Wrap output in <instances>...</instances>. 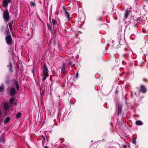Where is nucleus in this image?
I'll use <instances>...</instances> for the list:
<instances>
[{
	"label": "nucleus",
	"instance_id": "obj_1",
	"mask_svg": "<svg viewBox=\"0 0 148 148\" xmlns=\"http://www.w3.org/2000/svg\"><path fill=\"white\" fill-rule=\"evenodd\" d=\"M5 40L6 43L8 45H11L12 43V38L11 35L6 36L5 38Z\"/></svg>",
	"mask_w": 148,
	"mask_h": 148
},
{
	"label": "nucleus",
	"instance_id": "obj_2",
	"mask_svg": "<svg viewBox=\"0 0 148 148\" xmlns=\"http://www.w3.org/2000/svg\"><path fill=\"white\" fill-rule=\"evenodd\" d=\"M3 18L5 21H7L9 19V14L8 10H6L4 12Z\"/></svg>",
	"mask_w": 148,
	"mask_h": 148
},
{
	"label": "nucleus",
	"instance_id": "obj_3",
	"mask_svg": "<svg viewBox=\"0 0 148 148\" xmlns=\"http://www.w3.org/2000/svg\"><path fill=\"white\" fill-rule=\"evenodd\" d=\"M147 89L145 85H142L140 86V88L139 90V92H141L143 93H145L147 92Z\"/></svg>",
	"mask_w": 148,
	"mask_h": 148
},
{
	"label": "nucleus",
	"instance_id": "obj_4",
	"mask_svg": "<svg viewBox=\"0 0 148 148\" xmlns=\"http://www.w3.org/2000/svg\"><path fill=\"white\" fill-rule=\"evenodd\" d=\"M48 70L47 66V65L45 63L44 64V67L43 69V72L44 75H47L49 76Z\"/></svg>",
	"mask_w": 148,
	"mask_h": 148
},
{
	"label": "nucleus",
	"instance_id": "obj_5",
	"mask_svg": "<svg viewBox=\"0 0 148 148\" xmlns=\"http://www.w3.org/2000/svg\"><path fill=\"white\" fill-rule=\"evenodd\" d=\"M122 106L121 105L119 104L117 107V110L116 112L117 113V116H119L121 114L122 112Z\"/></svg>",
	"mask_w": 148,
	"mask_h": 148
},
{
	"label": "nucleus",
	"instance_id": "obj_6",
	"mask_svg": "<svg viewBox=\"0 0 148 148\" xmlns=\"http://www.w3.org/2000/svg\"><path fill=\"white\" fill-rule=\"evenodd\" d=\"M15 93L16 90L15 88L13 86H12L10 90V95L11 96H13L14 95Z\"/></svg>",
	"mask_w": 148,
	"mask_h": 148
},
{
	"label": "nucleus",
	"instance_id": "obj_7",
	"mask_svg": "<svg viewBox=\"0 0 148 148\" xmlns=\"http://www.w3.org/2000/svg\"><path fill=\"white\" fill-rule=\"evenodd\" d=\"M63 10H64V13L66 16L68 20V21H69L70 20V15L69 12L64 7H63Z\"/></svg>",
	"mask_w": 148,
	"mask_h": 148
},
{
	"label": "nucleus",
	"instance_id": "obj_8",
	"mask_svg": "<svg viewBox=\"0 0 148 148\" xmlns=\"http://www.w3.org/2000/svg\"><path fill=\"white\" fill-rule=\"evenodd\" d=\"M8 67H9V69H8V71L10 73L13 72V70L12 69V65L11 62H10L9 63V65L7 66Z\"/></svg>",
	"mask_w": 148,
	"mask_h": 148
},
{
	"label": "nucleus",
	"instance_id": "obj_9",
	"mask_svg": "<svg viewBox=\"0 0 148 148\" xmlns=\"http://www.w3.org/2000/svg\"><path fill=\"white\" fill-rule=\"evenodd\" d=\"M65 64L63 62L62 65V67H61V72L62 73H64L65 71Z\"/></svg>",
	"mask_w": 148,
	"mask_h": 148
},
{
	"label": "nucleus",
	"instance_id": "obj_10",
	"mask_svg": "<svg viewBox=\"0 0 148 148\" xmlns=\"http://www.w3.org/2000/svg\"><path fill=\"white\" fill-rule=\"evenodd\" d=\"M3 7H5L7 6L8 5V3L7 0H4L3 2Z\"/></svg>",
	"mask_w": 148,
	"mask_h": 148
},
{
	"label": "nucleus",
	"instance_id": "obj_11",
	"mask_svg": "<svg viewBox=\"0 0 148 148\" xmlns=\"http://www.w3.org/2000/svg\"><path fill=\"white\" fill-rule=\"evenodd\" d=\"M136 124L137 125H141L143 124V123L141 121L138 120L136 121Z\"/></svg>",
	"mask_w": 148,
	"mask_h": 148
},
{
	"label": "nucleus",
	"instance_id": "obj_12",
	"mask_svg": "<svg viewBox=\"0 0 148 148\" xmlns=\"http://www.w3.org/2000/svg\"><path fill=\"white\" fill-rule=\"evenodd\" d=\"M4 109L6 110H8L9 108V106L8 103H4L3 105Z\"/></svg>",
	"mask_w": 148,
	"mask_h": 148
},
{
	"label": "nucleus",
	"instance_id": "obj_13",
	"mask_svg": "<svg viewBox=\"0 0 148 148\" xmlns=\"http://www.w3.org/2000/svg\"><path fill=\"white\" fill-rule=\"evenodd\" d=\"M130 12V10L128 11L126 10L125 11V18H127L128 17L129 13Z\"/></svg>",
	"mask_w": 148,
	"mask_h": 148
},
{
	"label": "nucleus",
	"instance_id": "obj_14",
	"mask_svg": "<svg viewBox=\"0 0 148 148\" xmlns=\"http://www.w3.org/2000/svg\"><path fill=\"white\" fill-rule=\"evenodd\" d=\"M15 99L14 97L11 98L9 100V103L10 105H12Z\"/></svg>",
	"mask_w": 148,
	"mask_h": 148
},
{
	"label": "nucleus",
	"instance_id": "obj_15",
	"mask_svg": "<svg viewBox=\"0 0 148 148\" xmlns=\"http://www.w3.org/2000/svg\"><path fill=\"white\" fill-rule=\"evenodd\" d=\"M10 117H7L4 121V124H6L10 120Z\"/></svg>",
	"mask_w": 148,
	"mask_h": 148
},
{
	"label": "nucleus",
	"instance_id": "obj_16",
	"mask_svg": "<svg viewBox=\"0 0 148 148\" xmlns=\"http://www.w3.org/2000/svg\"><path fill=\"white\" fill-rule=\"evenodd\" d=\"M13 23V21H12L11 23H8L10 29L11 30H12V24Z\"/></svg>",
	"mask_w": 148,
	"mask_h": 148
},
{
	"label": "nucleus",
	"instance_id": "obj_17",
	"mask_svg": "<svg viewBox=\"0 0 148 148\" xmlns=\"http://www.w3.org/2000/svg\"><path fill=\"white\" fill-rule=\"evenodd\" d=\"M5 31L6 32V36H9V35H11L10 32H9V29L8 27H7V28L6 29Z\"/></svg>",
	"mask_w": 148,
	"mask_h": 148
},
{
	"label": "nucleus",
	"instance_id": "obj_18",
	"mask_svg": "<svg viewBox=\"0 0 148 148\" xmlns=\"http://www.w3.org/2000/svg\"><path fill=\"white\" fill-rule=\"evenodd\" d=\"M4 90V87L3 85V84L1 86H0V92H3Z\"/></svg>",
	"mask_w": 148,
	"mask_h": 148
},
{
	"label": "nucleus",
	"instance_id": "obj_19",
	"mask_svg": "<svg viewBox=\"0 0 148 148\" xmlns=\"http://www.w3.org/2000/svg\"><path fill=\"white\" fill-rule=\"evenodd\" d=\"M137 21L138 22V23H140V22H143V19H142V18L140 17H138L137 19Z\"/></svg>",
	"mask_w": 148,
	"mask_h": 148
},
{
	"label": "nucleus",
	"instance_id": "obj_20",
	"mask_svg": "<svg viewBox=\"0 0 148 148\" xmlns=\"http://www.w3.org/2000/svg\"><path fill=\"white\" fill-rule=\"evenodd\" d=\"M52 23L53 25H56V23H57V21L56 19H54L53 18L52 19Z\"/></svg>",
	"mask_w": 148,
	"mask_h": 148
},
{
	"label": "nucleus",
	"instance_id": "obj_21",
	"mask_svg": "<svg viewBox=\"0 0 148 148\" xmlns=\"http://www.w3.org/2000/svg\"><path fill=\"white\" fill-rule=\"evenodd\" d=\"M21 114L20 112H18L16 115V117L17 118H19L21 117Z\"/></svg>",
	"mask_w": 148,
	"mask_h": 148
},
{
	"label": "nucleus",
	"instance_id": "obj_22",
	"mask_svg": "<svg viewBox=\"0 0 148 148\" xmlns=\"http://www.w3.org/2000/svg\"><path fill=\"white\" fill-rule=\"evenodd\" d=\"M48 76L47 75H44V76L42 79V81H44L47 78V77H48Z\"/></svg>",
	"mask_w": 148,
	"mask_h": 148
},
{
	"label": "nucleus",
	"instance_id": "obj_23",
	"mask_svg": "<svg viewBox=\"0 0 148 148\" xmlns=\"http://www.w3.org/2000/svg\"><path fill=\"white\" fill-rule=\"evenodd\" d=\"M30 4L32 6L35 7L36 6L35 3L34 2H33L32 1L30 2Z\"/></svg>",
	"mask_w": 148,
	"mask_h": 148
},
{
	"label": "nucleus",
	"instance_id": "obj_24",
	"mask_svg": "<svg viewBox=\"0 0 148 148\" xmlns=\"http://www.w3.org/2000/svg\"><path fill=\"white\" fill-rule=\"evenodd\" d=\"M132 142L133 144L135 145L136 142L135 139H133L132 140Z\"/></svg>",
	"mask_w": 148,
	"mask_h": 148
},
{
	"label": "nucleus",
	"instance_id": "obj_25",
	"mask_svg": "<svg viewBox=\"0 0 148 148\" xmlns=\"http://www.w3.org/2000/svg\"><path fill=\"white\" fill-rule=\"evenodd\" d=\"M103 19L102 17H101L99 18H97V21H101Z\"/></svg>",
	"mask_w": 148,
	"mask_h": 148
},
{
	"label": "nucleus",
	"instance_id": "obj_26",
	"mask_svg": "<svg viewBox=\"0 0 148 148\" xmlns=\"http://www.w3.org/2000/svg\"><path fill=\"white\" fill-rule=\"evenodd\" d=\"M47 26L48 28L49 29H50V30H51L52 28H51V26L50 24H49L48 23H47Z\"/></svg>",
	"mask_w": 148,
	"mask_h": 148
},
{
	"label": "nucleus",
	"instance_id": "obj_27",
	"mask_svg": "<svg viewBox=\"0 0 148 148\" xmlns=\"http://www.w3.org/2000/svg\"><path fill=\"white\" fill-rule=\"evenodd\" d=\"M78 75H79L78 73V72H77L76 73V76H74L75 77H75L77 79L78 78Z\"/></svg>",
	"mask_w": 148,
	"mask_h": 148
},
{
	"label": "nucleus",
	"instance_id": "obj_28",
	"mask_svg": "<svg viewBox=\"0 0 148 148\" xmlns=\"http://www.w3.org/2000/svg\"><path fill=\"white\" fill-rule=\"evenodd\" d=\"M15 86L16 87V88L17 89V90H18L19 89V86L18 84H16V85H15Z\"/></svg>",
	"mask_w": 148,
	"mask_h": 148
},
{
	"label": "nucleus",
	"instance_id": "obj_29",
	"mask_svg": "<svg viewBox=\"0 0 148 148\" xmlns=\"http://www.w3.org/2000/svg\"><path fill=\"white\" fill-rule=\"evenodd\" d=\"M5 83L6 84H9V80L7 79L5 81Z\"/></svg>",
	"mask_w": 148,
	"mask_h": 148
},
{
	"label": "nucleus",
	"instance_id": "obj_30",
	"mask_svg": "<svg viewBox=\"0 0 148 148\" xmlns=\"http://www.w3.org/2000/svg\"><path fill=\"white\" fill-rule=\"evenodd\" d=\"M14 83L15 85H16V84H18L17 80H15L14 82Z\"/></svg>",
	"mask_w": 148,
	"mask_h": 148
},
{
	"label": "nucleus",
	"instance_id": "obj_31",
	"mask_svg": "<svg viewBox=\"0 0 148 148\" xmlns=\"http://www.w3.org/2000/svg\"><path fill=\"white\" fill-rule=\"evenodd\" d=\"M44 92H45V89H44V90H43L41 94V96H43L44 95Z\"/></svg>",
	"mask_w": 148,
	"mask_h": 148
},
{
	"label": "nucleus",
	"instance_id": "obj_32",
	"mask_svg": "<svg viewBox=\"0 0 148 148\" xmlns=\"http://www.w3.org/2000/svg\"><path fill=\"white\" fill-rule=\"evenodd\" d=\"M143 81L145 82H148V80L144 78L143 79Z\"/></svg>",
	"mask_w": 148,
	"mask_h": 148
},
{
	"label": "nucleus",
	"instance_id": "obj_33",
	"mask_svg": "<svg viewBox=\"0 0 148 148\" xmlns=\"http://www.w3.org/2000/svg\"><path fill=\"white\" fill-rule=\"evenodd\" d=\"M123 148H127V146L126 145H123Z\"/></svg>",
	"mask_w": 148,
	"mask_h": 148
},
{
	"label": "nucleus",
	"instance_id": "obj_34",
	"mask_svg": "<svg viewBox=\"0 0 148 148\" xmlns=\"http://www.w3.org/2000/svg\"><path fill=\"white\" fill-rule=\"evenodd\" d=\"M41 137H42V138H43V141L45 139V138L44 137V136L43 135H41Z\"/></svg>",
	"mask_w": 148,
	"mask_h": 148
},
{
	"label": "nucleus",
	"instance_id": "obj_35",
	"mask_svg": "<svg viewBox=\"0 0 148 148\" xmlns=\"http://www.w3.org/2000/svg\"><path fill=\"white\" fill-rule=\"evenodd\" d=\"M8 3H10L12 2L11 0H7Z\"/></svg>",
	"mask_w": 148,
	"mask_h": 148
},
{
	"label": "nucleus",
	"instance_id": "obj_36",
	"mask_svg": "<svg viewBox=\"0 0 148 148\" xmlns=\"http://www.w3.org/2000/svg\"><path fill=\"white\" fill-rule=\"evenodd\" d=\"M3 29V26H1V31H2Z\"/></svg>",
	"mask_w": 148,
	"mask_h": 148
},
{
	"label": "nucleus",
	"instance_id": "obj_37",
	"mask_svg": "<svg viewBox=\"0 0 148 148\" xmlns=\"http://www.w3.org/2000/svg\"><path fill=\"white\" fill-rule=\"evenodd\" d=\"M53 42H54V45H55L56 44V41L54 40H53Z\"/></svg>",
	"mask_w": 148,
	"mask_h": 148
},
{
	"label": "nucleus",
	"instance_id": "obj_38",
	"mask_svg": "<svg viewBox=\"0 0 148 148\" xmlns=\"http://www.w3.org/2000/svg\"><path fill=\"white\" fill-rule=\"evenodd\" d=\"M53 84V83H51V85L50 88H51V86H52Z\"/></svg>",
	"mask_w": 148,
	"mask_h": 148
},
{
	"label": "nucleus",
	"instance_id": "obj_39",
	"mask_svg": "<svg viewBox=\"0 0 148 148\" xmlns=\"http://www.w3.org/2000/svg\"><path fill=\"white\" fill-rule=\"evenodd\" d=\"M14 105H16V104H17V103H16V102H14Z\"/></svg>",
	"mask_w": 148,
	"mask_h": 148
},
{
	"label": "nucleus",
	"instance_id": "obj_40",
	"mask_svg": "<svg viewBox=\"0 0 148 148\" xmlns=\"http://www.w3.org/2000/svg\"><path fill=\"white\" fill-rule=\"evenodd\" d=\"M45 148H49L47 146H45L44 147Z\"/></svg>",
	"mask_w": 148,
	"mask_h": 148
},
{
	"label": "nucleus",
	"instance_id": "obj_41",
	"mask_svg": "<svg viewBox=\"0 0 148 148\" xmlns=\"http://www.w3.org/2000/svg\"><path fill=\"white\" fill-rule=\"evenodd\" d=\"M143 1H148V0H143Z\"/></svg>",
	"mask_w": 148,
	"mask_h": 148
},
{
	"label": "nucleus",
	"instance_id": "obj_42",
	"mask_svg": "<svg viewBox=\"0 0 148 148\" xmlns=\"http://www.w3.org/2000/svg\"><path fill=\"white\" fill-rule=\"evenodd\" d=\"M1 109H0V115H1Z\"/></svg>",
	"mask_w": 148,
	"mask_h": 148
},
{
	"label": "nucleus",
	"instance_id": "obj_43",
	"mask_svg": "<svg viewBox=\"0 0 148 148\" xmlns=\"http://www.w3.org/2000/svg\"><path fill=\"white\" fill-rule=\"evenodd\" d=\"M32 72L34 73V71L33 70H32Z\"/></svg>",
	"mask_w": 148,
	"mask_h": 148
},
{
	"label": "nucleus",
	"instance_id": "obj_44",
	"mask_svg": "<svg viewBox=\"0 0 148 148\" xmlns=\"http://www.w3.org/2000/svg\"><path fill=\"white\" fill-rule=\"evenodd\" d=\"M97 146V145H96L95 146V147H96Z\"/></svg>",
	"mask_w": 148,
	"mask_h": 148
},
{
	"label": "nucleus",
	"instance_id": "obj_45",
	"mask_svg": "<svg viewBox=\"0 0 148 148\" xmlns=\"http://www.w3.org/2000/svg\"><path fill=\"white\" fill-rule=\"evenodd\" d=\"M136 24L135 25V26L136 27Z\"/></svg>",
	"mask_w": 148,
	"mask_h": 148
},
{
	"label": "nucleus",
	"instance_id": "obj_46",
	"mask_svg": "<svg viewBox=\"0 0 148 148\" xmlns=\"http://www.w3.org/2000/svg\"><path fill=\"white\" fill-rule=\"evenodd\" d=\"M105 25L107 26V25L106 24H105Z\"/></svg>",
	"mask_w": 148,
	"mask_h": 148
},
{
	"label": "nucleus",
	"instance_id": "obj_47",
	"mask_svg": "<svg viewBox=\"0 0 148 148\" xmlns=\"http://www.w3.org/2000/svg\"><path fill=\"white\" fill-rule=\"evenodd\" d=\"M12 35L13 36V34L12 33Z\"/></svg>",
	"mask_w": 148,
	"mask_h": 148
},
{
	"label": "nucleus",
	"instance_id": "obj_48",
	"mask_svg": "<svg viewBox=\"0 0 148 148\" xmlns=\"http://www.w3.org/2000/svg\"><path fill=\"white\" fill-rule=\"evenodd\" d=\"M104 12V11H103V12Z\"/></svg>",
	"mask_w": 148,
	"mask_h": 148
}]
</instances>
